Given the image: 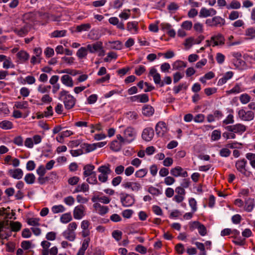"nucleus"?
<instances>
[{
    "label": "nucleus",
    "mask_w": 255,
    "mask_h": 255,
    "mask_svg": "<svg viewBox=\"0 0 255 255\" xmlns=\"http://www.w3.org/2000/svg\"><path fill=\"white\" fill-rule=\"evenodd\" d=\"M58 99L63 101L65 109L70 110L73 108L76 103V99L69 94V92L64 90L59 93Z\"/></svg>",
    "instance_id": "1"
},
{
    "label": "nucleus",
    "mask_w": 255,
    "mask_h": 255,
    "mask_svg": "<svg viewBox=\"0 0 255 255\" xmlns=\"http://www.w3.org/2000/svg\"><path fill=\"white\" fill-rule=\"evenodd\" d=\"M87 49L91 53L98 52L99 56L105 55V50L103 48V43L101 41H97L92 44L87 45Z\"/></svg>",
    "instance_id": "2"
},
{
    "label": "nucleus",
    "mask_w": 255,
    "mask_h": 255,
    "mask_svg": "<svg viewBox=\"0 0 255 255\" xmlns=\"http://www.w3.org/2000/svg\"><path fill=\"white\" fill-rule=\"evenodd\" d=\"M110 166L109 164H107V165L101 166L98 168V170L100 172V174L98 176V179L100 182L104 183L108 180V175L112 172Z\"/></svg>",
    "instance_id": "3"
},
{
    "label": "nucleus",
    "mask_w": 255,
    "mask_h": 255,
    "mask_svg": "<svg viewBox=\"0 0 255 255\" xmlns=\"http://www.w3.org/2000/svg\"><path fill=\"white\" fill-rule=\"evenodd\" d=\"M120 200L122 205L126 207L131 206L135 202L134 196L133 195L125 193L120 194Z\"/></svg>",
    "instance_id": "4"
},
{
    "label": "nucleus",
    "mask_w": 255,
    "mask_h": 255,
    "mask_svg": "<svg viewBox=\"0 0 255 255\" xmlns=\"http://www.w3.org/2000/svg\"><path fill=\"white\" fill-rule=\"evenodd\" d=\"M206 24L211 27H221L225 24V20L219 16L206 19Z\"/></svg>",
    "instance_id": "5"
},
{
    "label": "nucleus",
    "mask_w": 255,
    "mask_h": 255,
    "mask_svg": "<svg viewBox=\"0 0 255 255\" xmlns=\"http://www.w3.org/2000/svg\"><path fill=\"white\" fill-rule=\"evenodd\" d=\"M24 24L21 27H15L13 29V32L17 35L23 37L27 34L30 31L32 25L28 22H23Z\"/></svg>",
    "instance_id": "6"
},
{
    "label": "nucleus",
    "mask_w": 255,
    "mask_h": 255,
    "mask_svg": "<svg viewBox=\"0 0 255 255\" xmlns=\"http://www.w3.org/2000/svg\"><path fill=\"white\" fill-rule=\"evenodd\" d=\"M90 221L87 220L82 221L81 223L82 231L80 234L82 238H89V236L91 234L90 229H91V227H90Z\"/></svg>",
    "instance_id": "7"
},
{
    "label": "nucleus",
    "mask_w": 255,
    "mask_h": 255,
    "mask_svg": "<svg viewBox=\"0 0 255 255\" xmlns=\"http://www.w3.org/2000/svg\"><path fill=\"white\" fill-rule=\"evenodd\" d=\"M225 128L228 131L239 134H242L246 130V127L241 124H237L233 126H227Z\"/></svg>",
    "instance_id": "8"
},
{
    "label": "nucleus",
    "mask_w": 255,
    "mask_h": 255,
    "mask_svg": "<svg viewBox=\"0 0 255 255\" xmlns=\"http://www.w3.org/2000/svg\"><path fill=\"white\" fill-rule=\"evenodd\" d=\"M155 131L157 135L159 137L166 136L168 131L166 124L163 122H158L156 125Z\"/></svg>",
    "instance_id": "9"
},
{
    "label": "nucleus",
    "mask_w": 255,
    "mask_h": 255,
    "mask_svg": "<svg viewBox=\"0 0 255 255\" xmlns=\"http://www.w3.org/2000/svg\"><path fill=\"white\" fill-rule=\"evenodd\" d=\"M136 132L134 129L131 127L127 128L124 132V139L126 142H132L135 137Z\"/></svg>",
    "instance_id": "10"
},
{
    "label": "nucleus",
    "mask_w": 255,
    "mask_h": 255,
    "mask_svg": "<svg viewBox=\"0 0 255 255\" xmlns=\"http://www.w3.org/2000/svg\"><path fill=\"white\" fill-rule=\"evenodd\" d=\"M247 164V161L245 159L238 160L236 161L235 164V166L237 170L245 176H248L247 171L246 168Z\"/></svg>",
    "instance_id": "11"
},
{
    "label": "nucleus",
    "mask_w": 255,
    "mask_h": 255,
    "mask_svg": "<svg viewBox=\"0 0 255 255\" xmlns=\"http://www.w3.org/2000/svg\"><path fill=\"white\" fill-rule=\"evenodd\" d=\"M238 115L242 120L245 121H250L254 118V113L251 111L246 112L244 110L242 109L239 111Z\"/></svg>",
    "instance_id": "12"
},
{
    "label": "nucleus",
    "mask_w": 255,
    "mask_h": 255,
    "mask_svg": "<svg viewBox=\"0 0 255 255\" xmlns=\"http://www.w3.org/2000/svg\"><path fill=\"white\" fill-rule=\"evenodd\" d=\"M85 208L82 205L75 207L73 211V216L75 219L80 220L85 216Z\"/></svg>",
    "instance_id": "13"
},
{
    "label": "nucleus",
    "mask_w": 255,
    "mask_h": 255,
    "mask_svg": "<svg viewBox=\"0 0 255 255\" xmlns=\"http://www.w3.org/2000/svg\"><path fill=\"white\" fill-rule=\"evenodd\" d=\"M171 174L174 177L181 176L186 178L188 176V173L184 171L183 169L180 166H176L170 170Z\"/></svg>",
    "instance_id": "14"
},
{
    "label": "nucleus",
    "mask_w": 255,
    "mask_h": 255,
    "mask_svg": "<svg viewBox=\"0 0 255 255\" xmlns=\"http://www.w3.org/2000/svg\"><path fill=\"white\" fill-rule=\"evenodd\" d=\"M154 135L153 129L151 128H147L143 129L142 133V138L146 141H150Z\"/></svg>",
    "instance_id": "15"
},
{
    "label": "nucleus",
    "mask_w": 255,
    "mask_h": 255,
    "mask_svg": "<svg viewBox=\"0 0 255 255\" xmlns=\"http://www.w3.org/2000/svg\"><path fill=\"white\" fill-rule=\"evenodd\" d=\"M123 186L125 188L130 189L135 192H137L141 188L140 183L137 182H127L123 184Z\"/></svg>",
    "instance_id": "16"
},
{
    "label": "nucleus",
    "mask_w": 255,
    "mask_h": 255,
    "mask_svg": "<svg viewBox=\"0 0 255 255\" xmlns=\"http://www.w3.org/2000/svg\"><path fill=\"white\" fill-rule=\"evenodd\" d=\"M7 174L9 176L14 179H20L22 177L23 173L21 169L16 168L14 169H9Z\"/></svg>",
    "instance_id": "17"
},
{
    "label": "nucleus",
    "mask_w": 255,
    "mask_h": 255,
    "mask_svg": "<svg viewBox=\"0 0 255 255\" xmlns=\"http://www.w3.org/2000/svg\"><path fill=\"white\" fill-rule=\"evenodd\" d=\"M191 227L197 229L199 234L201 236H205L207 234V229L205 226L198 221L193 222Z\"/></svg>",
    "instance_id": "18"
},
{
    "label": "nucleus",
    "mask_w": 255,
    "mask_h": 255,
    "mask_svg": "<svg viewBox=\"0 0 255 255\" xmlns=\"http://www.w3.org/2000/svg\"><path fill=\"white\" fill-rule=\"evenodd\" d=\"M211 41L213 42V46L223 45L225 43V38L223 35L218 34L211 37Z\"/></svg>",
    "instance_id": "19"
},
{
    "label": "nucleus",
    "mask_w": 255,
    "mask_h": 255,
    "mask_svg": "<svg viewBox=\"0 0 255 255\" xmlns=\"http://www.w3.org/2000/svg\"><path fill=\"white\" fill-rule=\"evenodd\" d=\"M255 206V201L254 199L248 198L245 200L244 210L248 212H251L253 211Z\"/></svg>",
    "instance_id": "20"
},
{
    "label": "nucleus",
    "mask_w": 255,
    "mask_h": 255,
    "mask_svg": "<svg viewBox=\"0 0 255 255\" xmlns=\"http://www.w3.org/2000/svg\"><path fill=\"white\" fill-rule=\"evenodd\" d=\"M216 10L214 8H211L208 9L205 7H203L200 10L199 16L200 17H206L208 16L214 15L216 14Z\"/></svg>",
    "instance_id": "21"
},
{
    "label": "nucleus",
    "mask_w": 255,
    "mask_h": 255,
    "mask_svg": "<svg viewBox=\"0 0 255 255\" xmlns=\"http://www.w3.org/2000/svg\"><path fill=\"white\" fill-rule=\"evenodd\" d=\"M94 208L101 215H104L109 211V208L107 206H102L99 203H95L93 205Z\"/></svg>",
    "instance_id": "22"
},
{
    "label": "nucleus",
    "mask_w": 255,
    "mask_h": 255,
    "mask_svg": "<svg viewBox=\"0 0 255 255\" xmlns=\"http://www.w3.org/2000/svg\"><path fill=\"white\" fill-rule=\"evenodd\" d=\"M234 75V73L232 71L226 72L222 78L220 79L218 82V85L222 86L225 84L227 81L231 79Z\"/></svg>",
    "instance_id": "23"
},
{
    "label": "nucleus",
    "mask_w": 255,
    "mask_h": 255,
    "mask_svg": "<svg viewBox=\"0 0 255 255\" xmlns=\"http://www.w3.org/2000/svg\"><path fill=\"white\" fill-rule=\"evenodd\" d=\"M94 169L95 166L92 164L86 165L83 168L84 170L83 175L84 177H87L90 176L91 175L94 174V173H96L93 171Z\"/></svg>",
    "instance_id": "24"
},
{
    "label": "nucleus",
    "mask_w": 255,
    "mask_h": 255,
    "mask_svg": "<svg viewBox=\"0 0 255 255\" xmlns=\"http://www.w3.org/2000/svg\"><path fill=\"white\" fill-rule=\"evenodd\" d=\"M232 55L236 59L234 61L235 66L239 67L244 63V61L241 59L242 54L240 52H234L232 53Z\"/></svg>",
    "instance_id": "25"
},
{
    "label": "nucleus",
    "mask_w": 255,
    "mask_h": 255,
    "mask_svg": "<svg viewBox=\"0 0 255 255\" xmlns=\"http://www.w3.org/2000/svg\"><path fill=\"white\" fill-rule=\"evenodd\" d=\"M62 235L65 239L71 242L74 241L76 238L75 232H72L67 229L63 232Z\"/></svg>",
    "instance_id": "26"
},
{
    "label": "nucleus",
    "mask_w": 255,
    "mask_h": 255,
    "mask_svg": "<svg viewBox=\"0 0 255 255\" xmlns=\"http://www.w3.org/2000/svg\"><path fill=\"white\" fill-rule=\"evenodd\" d=\"M89 190V186L86 183H83L81 184L78 185L73 191L74 193L78 192H87Z\"/></svg>",
    "instance_id": "27"
},
{
    "label": "nucleus",
    "mask_w": 255,
    "mask_h": 255,
    "mask_svg": "<svg viewBox=\"0 0 255 255\" xmlns=\"http://www.w3.org/2000/svg\"><path fill=\"white\" fill-rule=\"evenodd\" d=\"M104 144H83L85 153L94 150L97 147H102Z\"/></svg>",
    "instance_id": "28"
},
{
    "label": "nucleus",
    "mask_w": 255,
    "mask_h": 255,
    "mask_svg": "<svg viewBox=\"0 0 255 255\" xmlns=\"http://www.w3.org/2000/svg\"><path fill=\"white\" fill-rule=\"evenodd\" d=\"M61 82L65 85L72 87L73 86V82L72 78L68 75H63L61 79Z\"/></svg>",
    "instance_id": "29"
},
{
    "label": "nucleus",
    "mask_w": 255,
    "mask_h": 255,
    "mask_svg": "<svg viewBox=\"0 0 255 255\" xmlns=\"http://www.w3.org/2000/svg\"><path fill=\"white\" fill-rule=\"evenodd\" d=\"M16 56L19 60L20 61L21 63H23L27 61L29 57V55L27 52L25 51L21 50L19 51L17 54Z\"/></svg>",
    "instance_id": "30"
},
{
    "label": "nucleus",
    "mask_w": 255,
    "mask_h": 255,
    "mask_svg": "<svg viewBox=\"0 0 255 255\" xmlns=\"http://www.w3.org/2000/svg\"><path fill=\"white\" fill-rule=\"evenodd\" d=\"M154 111V109L150 105H145L142 108V114L147 117L152 116Z\"/></svg>",
    "instance_id": "31"
},
{
    "label": "nucleus",
    "mask_w": 255,
    "mask_h": 255,
    "mask_svg": "<svg viewBox=\"0 0 255 255\" xmlns=\"http://www.w3.org/2000/svg\"><path fill=\"white\" fill-rule=\"evenodd\" d=\"M186 66V63L180 60L176 61L172 65L173 70H181Z\"/></svg>",
    "instance_id": "32"
},
{
    "label": "nucleus",
    "mask_w": 255,
    "mask_h": 255,
    "mask_svg": "<svg viewBox=\"0 0 255 255\" xmlns=\"http://www.w3.org/2000/svg\"><path fill=\"white\" fill-rule=\"evenodd\" d=\"M41 141V137L39 135H35L33 138H27L24 143H39Z\"/></svg>",
    "instance_id": "33"
},
{
    "label": "nucleus",
    "mask_w": 255,
    "mask_h": 255,
    "mask_svg": "<svg viewBox=\"0 0 255 255\" xmlns=\"http://www.w3.org/2000/svg\"><path fill=\"white\" fill-rule=\"evenodd\" d=\"M88 50V49H87V47L86 48L82 47L77 51L76 55L79 59L85 58L87 55Z\"/></svg>",
    "instance_id": "34"
},
{
    "label": "nucleus",
    "mask_w": 255,
    "mask_h": 255,
    "mask_svg": "<svg viewBox=\"0 0 255 255\" xmlns=\"http://www.w3.org/2000/svg\"><path fill=\"white\" fill-rule=\"evenodd\" d=\"M23 22H26L25 21H34L36 19L35 14L33 12H30L25 13L23 16Z\"/></svg>",
    "instance_id": "35"
},
{
    "label": "nucleus",
    "mask_w": 255,
    "mask_h": 255,
    "mask_svg": "<svg viewBox=\"0 0 255 255\" xmlns=\"http://www.w3.org/2000/svg\"><path fill=\"white\" fill-rule=\"evenodd\" d=\"M72 220V217L70 213H66L61 215L60 220L64 224H66Z\"/></svg>",
    "instance_id": "36"
},
{
    "label": "nucleus",
    "mask_w": 255,
    "mask_h": 255,
    "mask_svg": "<svg viewBox=\"0 0 255 255\" xmlns=\"http://www.w3.org/2000/svg\"><path fill=\"white\" fill-rule=\"evenodd\" d=\"M9 225L12 231L13 232L19 231L21 229L22 226V225L20 222L13 221H10Z\"/></svg>",
    "instance_id": "37"
},
{
    "label": "nucleus",
    "mask_w": 255,
    "mask_h": 255,
    "mask_svg": "<svg viewBox=\"0 0 255 255\" xmlns=\"http://www.w3.org/2000/svg\"><path fill=\"white\" fill-rule=\"evenodd\" d=\"M66 30H55L51 33L50 37L54 38L64 37L66 35Z\"/></svg>",
    "instance_id": "38"
},
{
    "label": "nucleus",
    "mask_w": 255,
    "mask_h": 255,
    "mask_svg": "<svg viewBox=\"0 0 255 255\" xmlns=\"http://www.w3.org/2000/svg\"><path fill=\"white\" fill-rule=\"evenodd\" d=\"M35 176L33 173H27L25 175L24 180L25 182L29 184H32L34 183Z\"/></svg>",
    "instance_id": "39"
},
{
    "label": "nucleus",
    "mask_w": 255,
    "mask_h": 255,
    "mask_svg": "<svg viewBox=\"0 0 255 255\" xmlns=\"http://www.w3.org/2000/svg\"><path fill=\"white\" fill-rule=\"evenodd\" d=\"M0 128L3 129H9L12 128V124L9 121H3L0 122Z\"/></svg>",
    "instance_id": "40"
},
{
    "label": "nucleus",
    "mask_w": 255,
    "mask_h": 255,
    "mask_svg": "<svg viewBox=\"0 0 255 255\" xmlns=\"http://www.w3.org/2000/svg\"><path fill=\"white\" fill-rule=\"evenodd\" d=\"M66 209L62 205L53 206L51 210L54 214H57L59 213H62L65 211Z\"/></svg>",
    "instance_id": "41"
},
{
    "label": "nucleus",
    "mask_w": 255,
    "mask_h": 255,
    "mask_svg": "<svg viewBox=\"0 0 255 255\" xmlns=\"http://www.w3.org/2000/svg\"><path fill=\"white\" fill-rule=\"evenodd\" d=\"M240 2L237 0H233L230 5H227L226 8L229 9H239L241 7Z\"/></svg>",
    "instance_id": "42"
},
{
    "label": "nucleus",
    "mask_w": 255,
    "mask_h": 255,
    "mask_svg": "<svg viewBox=\"0 0 255 255\" xmlns=\"http://www.w3.org/2000/svg\"><path fill=\"white\" fill-rule=\"evenodd\" d=\"M148 172L147 168H142L136 171L135 173V176L137 178H142L146 176Z\"/></svg>",
    "instance_id": "43"
},
{
    "label": "nucleus",
    "mask_w": 255,
    "mask_h": 255,
    "mask_svg": "<svg viewBox=\"0 0 255 255\" xmlns=\"http://www.w3.org/2000/svg\"><path fill=\"white\" fill-rule=\"evenodd\" d=\"M188 86L187 84L185 83H181L177 86H174L173 87V90L175 94H177L179 93L180 91L182 89L186 90L187 89Z\"/></svg>",
    "instance_id": "44"
},
{
    "label": "nucleus",
    "mask_w": 255,
    "mask_h": 255,
    "mask_svg": "<svg viewBox=\"0 0 255 255\" xmlns=\"http://www.w3.org/2000/svg\"><path fill=\"white\" fill-rule=\"evenodd\" d=\"M91 28V25L89 23L82 24L76 27V31L81 32L82 31H88Z\"/></svg>",
    "instance_id": "45"
},
{
    "label": "nucleus",
    "mask_w": 255,
    "mask_h": 255,
    "mask_svg": "<svg viewBox=\"0 0 255 255\" xmlns=\"http://www.w3.org/2000/svg\"><path fill=\"white\" fill-rule=\"evenodd\" d=\"M195 245L197 247V249L200 251L199 255H206L205 245L204 244L197 242L195 243Z\"/></svg>",
    "instance_id": "46"
},
{
    "label": "nucleus",
    "mask_w": 255,
    "mask_h": 255,
    "mask_svg": "<svg viewBox=\"0 0 255 255\" xmlns=\"http://www.w3.org/2000/svg\"><path fill=\"white\" fill-rule=\"evenodd\" d=\"M152 77L155 84H159L160 87L164 86V82H161V76L159 73L155 74V75H153Z\"/></svg>",
    "instance_id": "47"
},
{
    "label": "nucleus",
    "mask_w": 255,
    "mask_h": 255,
    "mask_svg": "<svg viewBox=\"0 0 255 255\" xmlns=\"http://www.w3.org/2000/svg\"><path fill=\"white\" fill-rule=\"evenodd\" d=\"M39 221L40 219L39 218H31L27 220V223L30 226H38L39 225Z\"/></svg>",
    "instance_id": "48"
},
{
    "label": "nucleus",
    "mask_w": 255,
    "mask_h": 255,
    "mask_svg": "<svg viewBox=\"0 0 255 255\" xmlns=\"http://www.w3.org/2000/svg\"><path fill=\"white\" fill-rule=\"evenodd\" d=\"M246 35L249 36L248 39H253L255 37V27H251L246 30Z\"/></svg>",
    "instance_id": "49"
},
{
    "label": "nucleus",
    "mask_w": 255,
    "mask_h": 255,
    "mask_svg": "<svg viewBox=\"0 0 255 255\" xmlns=\"http://www.w3.org/2000/svg\"><path fill=\"white\" fill-rule=\"evenodd\" d=\"M9 113L8 107L5 103H0V114L6 115Z\"/></svg>",
    "instance_id": "50"
},
{
    "label": "nucleus",
    "mask_w": 255,
    "mask_h": 255,
    "mask_svg": "<svg viewBox=\"0 0 255 255\" xmlns=\"http://www.w3.org/2000/svg\"><path fill=\"white\" fill-rule=\"evenodd\" d=\"M251 97L247 94H244L240 96V100L243 104H246L250 101Z\"/></svg>",
    "instance_id": "51"
},
{
    "label": "nucleus",
    "mask_w": 255,
    "mask_h": 255,
    "mask_svg": "<svg viewBox=\"0 0 255 255\" xmlns=\"http://www.w3.org/2000/svg\"><path fill=\"white\" fill-rule=\"evenodd\" d=\"M189 204L193 213L197 211V202L194 198H191L189 199Z\"/></svg>",
    "instance_id": "52"
},
{
    "label": "nucleus",
    "mask_w": 255,
    "mask_h": 255,
    "mask_svg": "<svg viewBox=\"0 0 255 255\" xmlns=\"http://www.w3.org/2000/svg\"><path fill=\"white\" fill-rule=\"evenodd\" d=\"M221 132L219 130H214L211 134V139L213 140H217L221 138Z\"/></svg>",
    "instance_id": "53"
},
{
    "label": "nucleus",
    "mask_w": 255,
    "mask_h": 255,
    "mask_svg": "<svg viewBox=\"0 0 255 255\" xmlns=\"http://www.w3.org/2000/svg\"><path fill=\"white\" fill-rule=\"evenodd\" d=\"M241 87L239 84H237L234 87H233L230 90L227 91V93L228 94H238L241 92Z\"/></svg>",
    "instance_id": "54"
},
{
    "label": "nucleus",
    "mask_w": 255,
    "mask_h": 255,
    "mask_svg": "<svg viewBox=\"0 0 255 255\" xmlns=\"http://www.w3.org/2000/svg\"><path fill=\"white\" fill-rule=\"evenodd\" d=\"M70 153L73 156H78L83 153H85L83 146H82L81 148L71 150L70 151Z\"/></svg>",
    "instance_id": "55"
},
{
    "label": "nucleus",
    "mask_w": 255,
    "mask_h": 255,
    "mask_svg": "<svg viewBox=\"0 0 255 255\" xmlns=\"http://www.w3.org/2000/svg\"><path fill=\"white\" fill-rule=\"evenodd\" d=\"M122 232L119 230H114L112 233V237L117 241H119L122 239Z\"/></svg>",
    "instance_id": "56"
},
{
    "label": "nucleus",
    "mask_w": 255,
    "mask_h": 255,
    "mask_svg": "<svg viewBox=\"0 0 255 255\" xmlns=\"http://www.w3.org/2000/svg\"><path fill=\"white\" fill-rule=\"evenodd\" d=\"M148 192L151 194L155 196H158L161 194L160 191L158 189L153 186H150L148 188Z\"/></svg>",
    "instance_id": "57"
},
{
    "label": "nucleus",
    "mask_w": 255,
    "mask_h": 255,
    "mask_svg": "<svg viewBox=\"0 0 255 255\" xmlns=\"http://www.w3.org/2000/svg\"><path fill=\"white\" fill-rule=\"evenodd\" d=\"M86 181L91 184H96L98 183L96 173L91 175L90 177L86 179Z\"/></svg>",
    "instance_id": "58"
},
{
    "label": "nucleus",
    "mask_w": 255,
    "mask_h": 255,
    "mask_svg": "<svg viewBox=\"0 0 255 255\" xmlns=\"http://www.w3.org/2000/svg\"><path fill=\"white\" fill-rule=\"evenodd\" d=\"M64 202L68 206H72L74 204L75 199L72 196H69L64 199Z\"/></svg>",
    "instance_id": "59"
},
{
    "label": "nucleus",
    "mask_w": 255,
    "mask_h": 255,
    "mask_svg": "<svg viewBox=\"0 0 255 255\" xmlns=\"http://www.w3.org/2000/svg\"><path fill=\"white\" fill-rule=\"evenodd\" d=\"M85 239L83 240L82 242V247H81V249L83 250L86 251L89 247V243L90 242L91 239L90 238H84Z\"/></svg>",
    "instance_id": "60"
},
{
    "label": "nucleus",
    "mask_w": 255,
    "mask_h": 255,
    "mask_svg": "<svg viewBox=\"0 0 255 255\" xmlns=\"http://www.w3.org/2000/svg\"><path fill=\"white\" fill-rule=\"evenodd\" d=\"M223 137L226 139H234L236 137V135L234 132L231 131L225 132L222 134Z\"/></svg>",
    "instance_id": "61"
},
{
    "label": "nucleus",
    "mask_w": 255,
    "mask_h": 255,
    "mask_svg": "<svg viewBox=\"0 0 255 255\" xmlns=\"http://www.w3.org/2000/svg\"><path fill=\"white\" fill-rule=\"evenodd\" d=\"M231 154V151L228 148H223L220 150V155L222 157H228Z\"/></svg>",
    "instance_id": "62"
},
{
    "label": "nucleus",
    "mask_w": 255,
    "mask_h": 255,
    "mask_svg": "<svg viewBox=\"0 0 255 255\" xmlns=\"http://www.w3.org/2000/svg\"><path fill=\"white\" fill-rule=\"evenodd\" d=\"M27 102H16L15 103L14 106L17 109H23L26 108Z\"/></svg>",
    "instance_id": "63"
},
{
    "label": "nucleus",
    "mask_w": 255,
    "mask_h": 255,
    "mask_svg": "<svg viewBox=\"0 0 255 255\" xmlns=\"http://www.w3.org/2000/svg\"><path fill=\"white\" fill-rule=\"evenodd\" d=\"M46 168L43 165H40L36 170L37 174L40 176H44L46 173Z\"/></svg>",
    "instance_id": "64"
}]
</instances>
